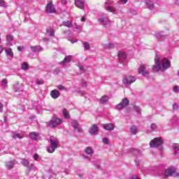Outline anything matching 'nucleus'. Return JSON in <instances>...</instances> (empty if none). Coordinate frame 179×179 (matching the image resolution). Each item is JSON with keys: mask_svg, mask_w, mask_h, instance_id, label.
Segmentation results:
<instances>
[{"mask_svg": "<svg viewBox=\"0 0 179 179\" xmlns=\"http://www.w3.org/2000/svg\"><path fill=\"white\" fill-rule=\"evenodd\" d=\"M156 65L153 66L152 69L155 72H159V71H166L170 68V61L166 58H164L160 62L159 57L155 59Z\"/></svg>", "mask_w": 179, "mask_h": 179, "instance_id": "1", "label": "nucleus"}, {"mask_svg": "<svg viewBox=\"0 0 179 179\" xmlns=\"http://www.w3.org/2000/svg\"><path fill=\"white\" fill-rule=\"evenodd\" d=\"M50 146L48 148V153H54L59 145V140L57 137L51 136L50 138Z\"/></svg>", "mask_w": 179, "mask_h": 179, "instance_id": "2", "label": "nucleus"}, {"mask_svg": "<svg viewBox=\"0 0 179 179\" xmlns=\"http://www.w3.org/2000/svg\"><path fill=\"white\" fill-rule=\"evenodd\" d=\"M165 177H179V173L176 171V168L169 167L164 172Z\"/></svg>", "mask_w": 179, "mask_h": 179, "instance_id": "3", "label": "nucleus"}, {"mask_svg": "<svg viewBox=\"0 0 179 179\" xmlns=\"http://www.w3.org/2000/svg\"><path fill=\"white\" fill-rule=\"evenodd\" d=\"M113 5H114V1L106 0V1L105 2V9L108 10V12H111L112 13H114V12L117 11V8L113 6Z\"/></svg>", "mask_w": 179, "mask_h": 179, "instance_id": "4", "label": "nucleus"}, {"mask_svg": "<svg viewBox=\"0 0 179 179\" xmlns=\"http://www.w3.org/2000/svg\"><path fill=\"white\" fill-rule=\"evenodd\" d=\"M61 124H62V120L58 117H53L48 122V125L50 128H55V127H58V125H61Z\"/></svg>", "mask_w": 179, "mask_h": 179, "instance_id": "5", "label": "nucleus"}, {"mask_svg": "<svg viewBox=\"0 0 179 179\" xmlns=\"http://www.w3.org/2000/svg\"><path fill=\"white\" fill-rule=\"evenodd\" d=\"M164 141L161 138H155L150 142V148H159L163 145Z\"/></svg>", "mask_w": 179, "mask_h": 179, "instance_id": "6", "label": "nucleus"}, {"mask_svg": "<svg viewBox=\"0 0 179 179\" xmlns=\"http://www.w3.org/2000/svg\"><path fill=\"white\" fill-rule=\"evenodd\" d=\"M99 22L102 26H104V27H110V24H111L110 20H108V17H106L105 15H101L99 19Z\"/></svg>", "mask_w": 179, "mask_h": 179, "instance_id": "7", "label": "nucleus"}, {"mask_svg": "<svg viewBox=\"0 0 179 179\" xmlns=\"http://www.w3.org/2000/svg\"><path fill=\"white\" fill-rule=\"evenodd\" d=\"M129 104V101L128 99H123L121 102L116 106V108L117 110H122V108H125Z\"/></svg>", "mask_w": 179, "mask_h": 179, "instance_id": "8", "label": "nucleus"}, {"mask_svg": "<svg viewBox=\"0 0 179 179\" xmlns=\"http://www.w3.org/2000/svg\"><path fill=\"white\" fill-rule=\"evenodd\" d=\"M136 80V78L132 76H127L123 78V83L124 85H131Z\"/></svg>", "mask_w": 179, "mask_h": 179, "instance_id": "9", "label": "nucleus"}, {"mask_svg": "<svg viewBox=\"0 0 179 179\" xmlns=\"http://www.w3.org/2000/svg\"><path fill=\"white\" fill-rule=\"evenodd\" d=\"M45 12L46 13H55L56 10L52 2H50L46 5Z\"/></svg>", "mask_w": 179, "mask_h": 179, "instance_id": "10", "label": "nucleus"}, {"mask_svg": "<svg viewBox=\"0 0 179 179\" xmlns=\"http://www.w3.org/2000/svg\"><path fill=\"white\" fill-rule=\"evenodd\" d=\"M17 162L15 159L8 161L6 162L5 166L7 169V170H12V169H14L15 164H17Z\"/></svg>", "mask_w": 179, "mask_h": 179, "instance_id": "11", "label": "nucleus"}, {"mask_svg": "<svg viewBox=\"0 0 179 179\" xmlns=\"http://www.w3.org/2000/svg\"><path fill=\"white\" fill-rule=\"evenodd\" d=\"M145 69H145V64H141L138 68V73L140 75L142 74L145 78H148V76H149V71H145Z\"/></svg>", "mask_w": 179, "mask_h": 179, "instance_id": "12", "label": "nucleus"}, {"mask_svg": "<svg viewBox=\"0 0 179 179\" xmlns=\"http://www.w3.org/2000/svg\"><path fill=\"white\" fill-rule=\"evenodd\" d=\"M90 135H98L99 134V127L97 124H92L89 130Z\"/></svg>", "mask_w": 179, "mask_h": 179, "instance_id": "13", "label": "nucleus"}, {"mask_svg": "<svg viewBox=\"0 0 179 179\" xmlns=\"http://www.w3.org/2000/svg\"><path fill=\"white\" fill-rule=\"evenodd\" d=\"M71 125L73 128L74 129V131H76V132H82V129L79 126V122L76 120H72L71 121Z\"/></svg>", "mask_w": 179, "mask_h": 179, "instance_id": "14", "label": "nucleus"}, {"mask_svg": "<svg viewBox=\"0 0 179 179\" xmlns=\"http://www.w3.org/2000/svg\"><path fill=\"white\" fill-rule=\"evenodd\" d=\"M103 128L105 131H114L115 127L112 123H108L103 124Z\"/></svg>", "mask_w": 179, "mask_h": 179, "instance_id": "15", "label": "nucleus"}, {"mask_svg": "<svg viewBox=\"0 0 179 179\" xmlns=\"http://www.w3.org/2000/svg\"><path fill=\"white\" fill-rule=\"evenodd\" d=\"M155 37L157 38L158 41H164V40H166V35L163 34L162 32H157L155 34Z\"/></svg>", "mask_w": 179, "mask_h": 179, "instance_id": "16", "label": "nucleus"}, {"mask_svg": "<svg viewBox=\"0 0 179 179\" xmlns=\"http://www.w3.org/2000/svg\"><path fill=\"white\" fill-rule=\"evenodd\" d=\"M29 138L31 141H38L40 138V134L36 132L29 133Z\"/></svg>", "mask_w": 179, "mask_h": 179, "instance_id": "17", "label": "nucleus"}, {"mask_svg": "<svg viewBox=\"0 0 179 179\" xmlns=\"http://www.w3.org/2000/svg\"><path fill=\"white\" fill-rule=\"evenodd\" d=\"M75 5L77 8L83 9L85 8V1L83 0H75Z\"/></svg>", "mask_w": 179, "mask_h": 179, "instance_id": "18", "label": "nucleus"}, {"mask_svg": "<svg viewBox=\"0 0 179 179\" xmlns=\"http://www.w3.org/2000/svg\"><path fill=\"white\" fill-rule=\"evenodd\" d=\"M61 94L59 93V91L57 90H53L50 92V96L52 99H58L59 96Z\"/></svg>", "mask_w": 179, "mask_h": 179, "instance_id": "19", "label": "nucleus"}, {"mask_svg": "<svg viewBox=\"0 0 179 179\" xmlns=\"http://www.w3.org/2000/svg\"><path fill=\"white\" fill-rule=\"evenodd\" d=\"M145 4L147 5L148 9H150V10H153L155 8V4L153 1L151 0H145Z\"/></svg>", "mask_w": 179, "mask_h": 179, "instance_id": "20", "label": "nucleus"}, {"mask_svg": "<svg viewBox=\"0 0 179 179\" xmlns=\"http://www.w3.org/2000/svg\"><path fill=\"white\" fill-rule=\"evenodd\" d=\"M117 55L120 61H121L122 62L127 59V55L124 53V52H119Z\"/></svg>", "mask_w": 179, "mask_h": 179, "instance_id": "21", "label": "nucleus"}, {"mask_svg": "<svg viewBox=\"0 0 179 179\" xmlns=\"http://www.w3.org/2000/svg\"><path fill=\"white\" fill-rule=\"evenodd\" d=\"M31 51L32 52H40V51H43V48L41 46H31Z\"/></svg>", "mask_w": 179, "mask_h": 179, "instance_id": "22", "label": "nucleus"}, {"mask_svg": "<svg viewBox=\"0 0 179 179\" xmlns=\"http://www.w3.org/2000/svg\"><path fill=\"white\" fill-rule=\"evenodd\" d=\"M72 59V56H66L63 61L59 62V65H63V64H68Z\"/></svg>", "mask_w": 179, "mask_h": 179, "instance_id": "23", "label": "nucleus"}, {"mask_svg": "<svg viewBox=\"0 0 179 179\" xmlns=\"http://www.w3.org/2000/svg\"><path fill=\"white\" fill-rule=\"evenodd\" d=\"M46 33H48V36H50V37L55 36V31H54V29L52 27H50V29H47Z\"/></svg>", "mask_w": 179, "mask_h": 179, "instance_id": "24", "label": "nucleus"}, {"mask_svg": "<svg viewBox=\"0 0 179 179\" xmlns=\"http://www.w3.org/2000/svg\"><path fill=\"white\" fill-rule=\"evenodd\" d=\"M62 113L64 118H66L67 120H69V118H71V115L69 114V112L68 111V110H66V108L63 109Z\"/></svg>", "mask_w": 179, "mask_h": 179, "instance_id": "25", "label": "nucleus"}, {"mask_svg": "<svg viewBox=\"0 0 179 179\" xmlns=\"http://www.w3.org/2000/svg\"><path fill=\"white\" fill-rule=\"evenodd\" d=\"M5 52L6 55H8V57H13V52L12 51V49L10 48L5 49Z\"/></svg>", "mask_w": 179, "mask_h": 179, "instance_id": "26", "label": "nucleus"}, {"mask_svg": "<svg viewBox=\"0 0 179 179\" xmlns=\"http://www.w3.org/2000/svg\"><path fill=\"white\" fill-rule=\"evenodd\" d=\"M108 101V96L104 95L100 99V103L104 104V103H107Z\"/></svg>", "mask_w": 179, "mask_h": 179, "instance_id": "27", "label": "nucleus"}, {"mask_svg": "<svg viewBox=\"0 0 179 179\" xmlns=\"http://www.w3.org/2000/svg\"><path fill=\"white\" fill-rule=\"evenodd\" d=\"M85 153H87V155H89L90 156H92L94 153L93 149H92V148L90 147H87V148H85Z\"/></svg>", "mask_w": 179, "mask_h": 179, "instance_id": "28", "label": "nucleus"}, {"mask_svg": "<svg viewBox=\"0 0 179 179\" xmlns=\"http://www.w3.org/2000/svg\"><path fill=\"white\" fill-rule=\"evenodd\" d=\"M172 148L174 150V155H177V152H178L179 150V145L177 143H174L172 145Z\"/></svg>", "mask_w": 179, "mask_h": 179, "instance_id": "29", "label": "nucleus"}, {"mask_svg": "<svg viewBox=\"0 0 179 179\" xmlns=\"http://www.w3.org/2000/svg\"><path fill=\"white\" fill-rule=\"evenodd\" d=\"M13 90L15 92H22V87L19 83H17L13 86Z\"/></svg>", "mask_w": 179, "mask_h": 179, "instance_id": "30", "label": "nucleus"}, {"mask_svg": "<svg viewBox=\"0 0 179 179\" xmlns=\"http://www.w3.org/2000/svg\"><path fill=\"white\" fill-rule=\"evenodd\" d=\"M129 153H131L133 156H136V155H139V151L136 149L131 148L129 150Z\"/></svg>", "mask_w": 179, "mask_h": 179, "instance_id": "31", "label": "nucleus"}, {"mask_svg": "<svg viewBox=\"0 0 179 179\" xmlns=\"http://www.w3.org/2000/svg\"><path fill=\"white\" fill-rule=\"evenodd\" d=\"M83 45L84 47L85 51L90 50V44L88 42H83Z\"/></svg>", "mask_w": 179, "mask_h": 179, "instance_id": "32", "label": "nucleus"}, {"mask_svg": "<svg viewBox=\"0 0 179 179\" xmlns=\"http://www.w3.org/2000/svg\"><path fill=\"white\" fill-rule=\"evenodd\" d=\"M13 136V139H16L17 138H18V139H22V138H23L22 136H21L19 133H17L15 131H14L13 133V136Z\"/></svg>", "mask_w": 179, "mask_h": 179, "instance_id": "33", "label": "nucleus"}, {"mask_svg": "<svg viewBox=\"0 0 179 179\" xmlns=\"http://www.w3.org/2000/svg\"><path fill=\"white\" fill-rule=\"evenodd\" d=\"M130 132H131V134H134V135H136V134H138V129L136 128V127L133 126L130 129Z\"/></svg>", "mask_w": 179, "mask_h": 179, "instance_id": "34", "label": "nucleus"}, {"mask_svg": "<svg viewBox=\"0 0 179 179\" xmlns=\"http://www.w3.org/2000/svg\"><path fill=\"white\" fill-rule=\"evenodd\" d=\"M63 26H65L66 27H72V22H71V21H64L63 22Z\"/></svg>", "mask_w": 179, "mask_h": 179, "instance_id": "35", "label": "nucleus"}, {"mask_svg": "<svg viewBox=\"0 0 179 179\" xmlns=\"http://www.w3.org/2000/svg\"><path fill=\"white\" fill-rule=\"evenodd\" d=\"M104 48H106V50H111V48H114V45L113 43L105 44Z\"/></svg>", "mask_w": 179, "mask_h": 179, "instance_id": "36", "label": "nucleus"}, {"mask_svg": "<svg viewBox=\"0 0 179 179\" xmlns=\"http://www.w3.org/2000/svg\"><path fill=\"white\" fill-rule=\"evenodd\" d=\"M21 164L24 166V167H27V166H29V161L26 159H23L21 162Z\"/></svg>", "mask_w": 179, "mask_h": 179, "instance_id": "37", "label": "nucleus"}, {"mask_svg": "<svg viewBox=\"0 0 179 179\" xmlns=\"http://www.w3.org/2000/svg\"><path fill=\"white\" fill-rule=\"evenodd\" d=\"M7 42L10 44L12 41H13V36L12 35H8L6 37Z\"/></svg>", "mask_w": 179, "mask_h": 179, "instance_id": "38", "label": "nucleus"}, {"mask_svg": "<svg viewBox=\"0 0 179 179\" xmlns=\"http://www.w3.org/2000/svg\"><path fill=\"white\" fill-rule=\"evenodd\" d=\"M22 69H23V71L29 69V64L26 62H23L22 64Z\"/></svg>", "mask_w": 179, "mask_h": 179, "instance_id": "39", "label": "nucleus"}, {"mask_svg": "<svg viewBox=\"0 0 179 179\" xmlns=\"http://www.w3.org/2000/svg\"><path fill=\"white\" fill-rule=\"evenodd\" d=\"M1 84L4 85V87H8V80L7 79H3L1 80Z\"/></svg>", "mask_w": 179, "mask_h": 179, "instance_id": "40", "label": "nucleus"}, {"mask_svg": "<svg viewBox=\"0 0 179 179\" xmlns=\"http://www.w3.org/2000/svg\"><path fill=\"white\" fill-rule=\"evenodd\" d=\"M150 128L152 131H156V129H157V126H156V124L152 123L150 125Z\"/></svg>", "mask_w": 179, "mask_h": 179, "instance_id": "41", "label": "nucleus"}, {"mask_svg": "<svg viewBox=\"0 0 179 179\" xmlns=\"http://www.w3.org/2000/svg\"><path fill=\"white\" fill-rule=\"evenodd\" d=\"M36 83L38 85H44V80H43V79H40V80H36Z\"/></svg>", "mask_w": 179, "mask_h": 179, "instance_id": "42", "label": "nucleus"}, {"mask_svg": "<svg viewBox=\"0 0 179 179\" xmlns=\"http://www.w3.org/2000/svg\"><path fill=\"white\" fill-rule=\"evenodd\" d=\"M57 89L59 90H65V87H64V85H57Z\"/></svg>", "mask_w": 179, "mask_h": 179, "instance_id": "43", "label": "nucleus"}, {"mask_svg": "<svg viewBox=\"0 0 179 179\" xmlns=\"http://www.w3.org/2000/svg\"><path fill=\"white\" fill-rule=\"evenodd\" d=\"M27 167H28V169H29V171H30L31 170H33V169H34V164H30L28 165Z\"/></svg>", "mask_w": 179, "mask_h": 179, "instance_id": "44", "label": "nucleus"}, {"mask_svg": "<svg viewBox=\"0 0 179 179\" xmlns=\"http://www.w3.org/2000/svg\"><path fill=\"white\" fill-rule=\"evenodd\" d=\"M0 6H6V3L3 0H0Z\"/></svg>", "mask_w": 179, "mask_h": 179, "instance_id": "45", "label": "nucleus"}, {"mask_svg": "<svg viewBox=\"0 0 179 179\" xmlns=\"http://www.w3.org/2000/svg\"><path fill=\"white\" fill-rule=\"evenodd\" d=\"M103 142L105 143V145H108V138H103Z\"/></svg>", "mask_w": 179, "mask_h": 179, "instance_id": "46", "label": "nucleus"}, {"mask_svg": "<svg viewBox=\"0 0 179 179\" xmlns=\"http://www.w3.org/2000/svg\"><path fill=\"white\" fill-rule=\"evenodd\" d=\"M173 90L175 93H177V92H178V87L177 85L174 86L173 88Z\"/></svg>", "mask_w": 179, "mask_h": 179, "instance_id": "47", "label": "nucleus"}, {"mask_svg": "<svg viewBox=\"0 0 179 179\" xmlns=\"http://www.w3.org/2000/svg\"><path fill=\"white\" fill-rule=\"evenodd\" d=\"M173 110H178V105L177 103L173 105Z\"/></svg>", "mask_w": 179, "mask_h": 179, "instance_id": "48", "label": "nucleus"}, {"mask_svg": "<svg viewBox=\"0 0 179 179\" xmlns=\"http://www.w3.org/2000/svg\"><path fill=\"white\" fill-rule=\"evenodd\" d=\"M120 3H122L123 5H125L127 2H128V0H119Z\"/></svg>", "mask_w": 179, "mask_h": 179, "instance_id": "49", "label": "nucleus"}, {"mask_svg": "<svg viewBox=\"0 0 179 179\" xmlns=\"http://www.w3.org/2000/svg\"><path fill=\"white\" fill-rule=\"evenodd\" d=\"M62 5H66L68 3V0H61Z\"/></svg>", "mask_w": 179, "mask_h": 179, "instance_id": "50", "label": "nucleus"}, {"mask_svg": "<svg viewBox=\"0 0 179 179\" xmlns=\"http://www.w3.org/2000/svg\"><path fill=\"white\" fill-rule=\"evenodd\" d=\"M3 110V104L0 103V113H2Z\"/></svg>", "mask_w": 179, "mask_h": 179, "instance_id": "51", "label": "nucleus"}, {"mask_svg": "<svg viewBox=\"0 0 179 179\" xmlns=\"http://www.w3.org/2000/svg\"><path fill=\"white\" fill-rule=\"evenodd\" d=\"M22 50H24V47H23V46H18L17 47V50L18 51H22Z\"/></svg>", "mask_w": 179, "mask_h": 179, "instance_id": "52", "label": "nucleus"}, {"mask_svg": "<svg viewBox=\"0 0 179 179\" xmlns=\"http://www.w3.org/2000/svg\"><path fill=\"white\" fill-rule=\"evenodd\" d=\"M83 87H87V83L86 81H83Z\"/></svg>", "mask_w": 179, "mask_h": 179, "instance_id": "53", "label": "nucleus"}, {"mask_svg": "<svg viewBox=\"0 0 179 179\" xmlns=\"http://www.w3.org/2000/svg\"><path fill=\"white\" fill-rule=\"evenodd\" d=\"M34 160H38V155L35 154V155H34Z\"/></svg>", "mask_w": 179, "mask_h": 179, "instance_id": "54", "label": "nucleus"}, {"mask_svg": "<svg viewBox=\"0 0 179 179\" xmlns=\"http://www.w3.org/2000/svg\"><path fill=\"white\" fill-rule=\"evenodd\" d=\"M80 21H81V22H86V17H83L80 19Z\"/></svg>", "mask_w": 179, "mask_h": 179, "instance_id": "55", "label": "nucleus"}, {"mask_svg": "<svg viewBox=\"0 0 179 179\" xmlns=\"http://www.w3.org/2000/svg\"><path fill=\"white\" fill-rule=\"evenodd\" d=\"M3 51V48L2 46H0V54H2V52Z\"/></svg>", "mask_w": 179, "mask_h": 179, "instance_id": "56", "label": "nucleus"}, {"mask_svg": "<svg viewBox=\"0 0 179 179\" xmlns=\"http://www.w3.org/2000/svg\"><path fill=\"white\" fill-rule=\"evenodd\" d=\"M136 112L138 113V114H141V110H139V108L137 109Z\"/></svg>", "mask_w": 179, "mask_h": 179, "instance_id": "57", "label": "nucleus"}, {"mask_svg": "<svg viewBox=\"0 0 179 179\" xmlns=\"http://www.w3.org/2000/svg\"><path fill=\"white\" fill-rule=\"evenodd\" d=\"M3 122H2V120H0V125H3Z\"/></svg>", "mask_w": 179, "mask_h": 179, "instance_id": "58", "label": "nucleus"}, {"mask_svg": "<svg viewBox=\"0 0 179 179\" xmlns=\"http://www.w3.org/2000/svg\"><path fill=\"white\" fill-rule=\"evenodd\" d=\"M159 150H160L161 153H162V152H163V148H159Z\"/></svg>", "mask_w": 179, "mask_h": 179, "instance_id": "59", "label": "nucleus"}, {"mask_svg": "<svg viewBox=\"0 0 179 179\" xmlns=\"http://www.w3.org/2000/svg\"><path fill=\"white\" fill-rule=\"evenodd\" d=\"M97 169H100V165H96Z\"/></svg>", "mask_w": 179, "mask_h": 179, "instance_id": "60", "label": "nucleus"}, {"mask_svg": "<svg viewBox=\"0 0 179 179\" xmlns=\"http://www.w3.org/2000/svg\"><path fill=\"white\" fill-rule=\"evenodd\" d=\"M72 44H73L74 43H76V41H71Z\"/></svg>", "mask_w": 179, "mask_h": 179, "instance_id": "61", "label": "nucleus"}, {"mask_svg": "<svg viewBox=\"0 0 179 179\" xmlns=\"http://www.w3.org/2000/svg\"><path fill=\"white\" fill-rule=\"evenodd\" d=\"M1 43H2V41H1V38H0V44H1Z\"/></svg>", "mask_w": 179, "mask_h": 179, "instance_id": "62", "label": "nucleus"}, {"mask_svg": "<svg viewBox=\"0 0 179 179\" xmlns=\"http://www.w3.org/2000/svg\"><path fill=\"white\" fill-rule=\"evenodd\" d=\"M80 69H83V66L80 67Z\"/></svg>", "mask_w": 179, "mask_h": 179, "instance_id": "63", "label": "nucleus"}, {"mask_svg": "<svg viewBox=\"0 0 179 179\" xmlns=\"http://www.w3.org/2000/svg\"><path fill=\"white\" fill-rule=\"evenodd\" d=\"M178 5H179V0L177 1Z\"/></svg>", "mask_w": 179, "mask_h": 179, "instance_id": "64", "label": "nucleus"}]
</instances>
